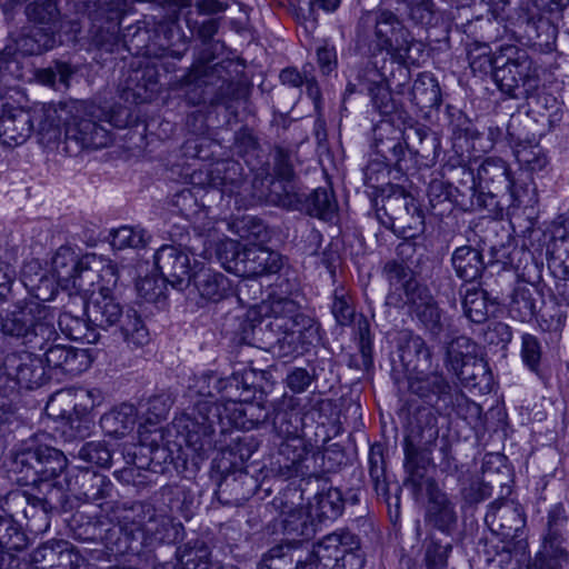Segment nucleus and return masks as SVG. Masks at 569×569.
<instances>
[{
    "label": "nucleus",
    "mask_w": 569,
    "mask_h": 569,
    "mask_svg": "<svg viewBox=\"0 0 569 569\" xmlns=\"http://www.w3.org/2000/svg\"><path fill=\"white\" fill-rule=\"evenodd\" d=\"M320 526L309 506L290 509L283 513L282 532L286 539L281 543H293L296 555L303 541L312 539Z\"/></svg>",
    "instance_id": "nucleus-31"
},
{
    "label": "nucleus",
    "mask_w": 569,
    "mask_h": 569,
    "mask_svg": "<svg viewBox=\"0 0 569 569\" xmlns=\"http://www.w3.org/2000/svg\"><path fill=\"white\" fill-rule=\"evenodd\" d=\"M309 446L302 437L282 440L279 445L277 462L283 476L306 477L310 469L306 466Z\"/></svg>",
    "instance_id": "nucleus-32"
},
{
    "label": "nucleus",
    "mask_w": 569,
    "mask_h": 569,
    "mask_svg": "<svg viewBox=\"0 0 569 569\" xmlns=\"http://www.w3.org/2000/svg\"><path fill=\"white\" fill-rule=\"evenodd\" d=\"M319 526L327 521H333L339 518L345 509V500L342 493L337 488H330L327 491L319 492L315 496L313 501L309 505Z\"/></svg>",
    "instance_id": "nucleus-52"
},
{
    "label": "nucleus",
    "mask_w": 569,
    "mask_h": 569,
    "mask_svg": "<svg viewBox=\"0 0 569 569\" xmlns=\"http://www.w3.org/2000/svg\"><path fill=\"white\" fill-rule=\"evenodd\" d=\"M142 24L139 22L127 29L122 36V49L136 56L158 57L153 33L148 28L150 23L143 21Z\"/></svg>",
    "instance_id": "nucleus-54"
},
{
    "label": "nucleus",
    "mask_w": 569,
    "mask_h": 569,
    "mask_svg": "<svg viewBox=\"0 0 569 569\" xmlns=\"http://www.w3.org/2000/svg\"><path fill=\"white\" fill-rule=\"evenodd\" d=\"M29 542L27 533L17 520L0 515V557L22 551Z\"/></svg>",
    "instance_id": "nucleus-55"
},
{
    "label": "nucleus",
    "mask_w": 569,
    "mask_h": 569,
    "mask_svg": "<svg viewBox=\"0 0 569 569\" xmlns=\"http://www.w3.org/2000/svg\"><path fill=\"white\" fill-rule=\"evenodd\" d=\"M512 176L510 164L500 157H487L477 170L480 189L496 194L512 186Z\"/></svg>",
    "instance_id": "nucleus-34"
},
{
    "label": "nucleus",
    "mask_w": 569,
    "mask_h": 569,
    "mask_svg": "<svg viewBox=\"0 0 569 569\" xmlns=\"http://www.w3.org/2000/svg\"><path fill=\"white\" fill-rule=\"evenodd\" d=\"M460 287L459 295L462 296V309L465 316L475 323H485L489 318V297L488 292L481 288H467L462 292Z\"/></svg>",
    "instance_id": "nucleus-58"
},
{
    "label": "nucleus",
    "mask_w": 569,
    "mask_h": 569,
    "mask_svg": "<svg viewBox=\"0 0 569 569\" xmlns=\"http://www.w3.org/2000/svg\"><path fill=\"white\" fill-rule=\"evenodd\" d=\"M56 36L39 27H31L20 32L0 51V78H20L21 62L19 56L41 54L56 46Z\"/></svg>",
    "instance_id": "nucleus-13"
},
{
    "label": "nucleus",
    "mask_w": 569,
    "mask_h": 569,
    "mask_svg": "<svg viewBox=\"0 0 569 569\" xmlns=\"http://www.w3.org/2000/svg\"><path fill=\"white\" fill-rule=\"evenodd\" d=\"M299 305L291 299L281 298L270 303L269 312L263 317L258 326H251L252 332L256 330L264 332H279L293 327L315 323L311 318L299 310Z\"/></svg>",
    "instance_id": "nucleus-23"
},
{
    "label": "nucleus",
    "mask_w": 569,
    "mask_h": 569,
    "mask_svg": "<svg viewBox=\"0 0 569 569\" xmlns=\"http://www.w3.org/2000/svg\"><path fill=\"white\" fill-rule=\"evenodd\" d=\"M382 272L393 292H402L403 302H407L421 289L427 286L418 281L413 270L403 261L396 259L389 260L385 263Z\"/></svg>",
    "instance_id": "nucleus-39"
},
{
    "label": "nucleus",
    "mask_w": 569,
    "mask_h": 569,
    "mask_svg": "<svg viewBox=\"0 0 569 569\" xmlns=\"http://www.w3.org/2000/svg\"><path fill=\"white\" fill-rule=\"evenodd\" d=\"M271 156L272 172L276 178V180H272L270 189V200L273 202L274 190L282 191L283 187L290 189V186H295L297 156L292 150L280 146L274 147Z\"/></svg>",
    "instance_id": "nucleus-46"
},
{
    "label": "nucleus",
    "mask_w": 569,
    "mask_h": 569,
    "mask_svg": "<svg viewBox=\"0 0 569 569\" xmlns=\"http://www.w3.org/2000/svg\"><path fill=\"white\" fill-rule=\"evenodd\" d=\"M90 538H100L104 547L114 555H124L138 551L139 549V543L136 541V538L128 535V529L120 519L117 523L104 521V527L101 532L96 531V528H93Z\"/></svg>",
    "instance_id": "nucleus-45"
},
{
    "label": "nucleus",
    "mask_w": 569,
    "mask_h": 569,
    "mask_svg": "<svg viewBox=\"0 0 569 569\" xmlns=\"http://www.w3.org/2000/svg\"><path fill=\"white\" fill-rule=\"evenodd\" d=\"M154 263L161 277L176 290L183 291L191 281L189 254L174 246H162L154 254Z\"/></svg>",
    "instance_id": "nucleus-20"
},
{
    "label": "nucleus",
    "mask_w": 569,
    "mask_h": 569,
    "mask_svg": "<svg viewBox=\"0 0 569 569\" xmlns=\"http://www.w3.org/2000/svg\"><path fill=\"white\" fill-rule=\"evenodd\" d=\"M66 483L74 496L91 502L110 497L113 489V485L107 476L84 467L68 471Z\"/></svg>",
    "instance_id": "nucleus-24"
},
{
    "label": "nucleus",
    "mask_w": 569,
    "mask_h": 569,
    "mask_svg": "<svg viewBox=\"0 0 569 569\" xmlns=\"http://www.w3.org/2000/svg\"><path fill=\"white\" fill-rule=\"evenodd\" d=\"M248 257L240 269L241 272H248V278L277 273L284 263L279 252L257 244L249 246Z\"/></svg>",
    "instance_id": "nucleus-43"
},
{
    "label": "nucleus",
    "mask_w": 569,
    "mask_h": 569,
    "mask_svg": "<svg viewBox=\"0 0 569 569\" xmlns=\"http://www.w3.org/2000/svg\"><path fill=\"white\" fill-rule=\"evenodd\" d=\"M248 366L234 370L229 377H219L218 402L247 401L250 400L257 389H262V382L267 381L270 372L262 369H254Z\"/></svg>",
    "instance_id": "nucleus-19"
},
{
    "label": "nucleus",
    "mask_w": 569,
    "mask_h": 569,
    "mask_svg": "<svg viewBox=\"0 0 569 569\" xmlns=\"http://www.w3.org/2000/svg\"><path fill=\"white\" fill-rule=\"evenodd\" d=\"M34 569H79L84 558L67 540H49L31 555Z\"/></svg>",
    "instance_id": "nucleus-21"
},
{
    "label": "nucleus",
    "mask_w": 569,
    "mask_h": 569,
    "mask_svg": "<svg viewBox=\"0 0 569 569\" xmlns=\"http://www.w3.org/2000/svg\"><path fill=\"white\" fill-rule=\"evenodd\" d=\"M447 366L453 372L462 370L463 367L472 365L475 369L483 375L487 371V363L476 358V345L465 336L452 339L447 346Z\"/></svg>",
    "instance_id": "nucleus-42"
},
{
    "label": "nucleus",
    "mask_w": 569,
    "mask_h": 569,
    "mask_svg": "<svg viewBox=\"0 0 569 569\" xmlns=\"http://www.w3.org/2000/svg\"><path fill=\"white\" fill-rule=\"evenodd\" d=\"M407 385L410 396L428 406L419 409L416 415L421 410H431L436 416L448 412L453 409L459 397L445 375L437 370L408 375Z\"/></svg>",
    "instance_id": "nucleus-12"
},
{
    "label": "nucleus",
    "mask_w": 569,
    "mask_h": 569,
    "mask_svg": "<svg viewBox=\"0 0 569 569\" xmlns=\"http://www.w3.org/2000/svg\"><path fill=\"white\" fill-rule=\"evenodd\" d=\"M405 303L432 336L438 337L442 332L446 319L428 287Z\"/></svg>",
    "instance_id": "nucleus-35"
},
{
    "label": "nucleus",
    "mask_w": 569,
    "mask_h": 569,
    "mask_svg": "<svg viewBox=\"0 0 569 569\" xmlns=\"http://www.w3.org/2000/svg\"><path fill=\"white\" fill-rule=\"evenodd\" d=\"M382 209L388 220L378 219L389 229H392L403 239H415L422 234L426 229L425 212L418 200L405 190H399L386 197Z\"/></svg>",
    "instance_id": "nucleus-11"
},
{
    "label": "nucleus",
    "mask_w": 569,
    "mask_h": 569,
    "mask_svg": "<svg viewBox=\"0 0 569 569\" xmlns=\"http://www.w3.org/2000/svg\"><path fill=\"white\" fill-rule=\"evenodd\" d=\"M513 124L508 126L510 142H515L513 153L517 161L530 171H541L548 163L546 154L538 144H525L522 138L513 131Z\"/></svg>",
    "instance_id": "nucleus-57"
},
{
    "label": "nucleus",
    "mask_w": 569,
    "mask_h": 569,
    "mask_svg": "<svg viewBox=\"0 0 569 569\" xmlns=\"http://www.w3.org/2000/svg\"><path fill=\"white\" fill-rule=\"evenodd\" d=\"M439 438L438 417L431 410H421L413 417L411 433L405 442V485L418 493L427 488L426 477L432 458V448Z\"/></svg>",
    "instance_id": "nucleus-8"
},
{
    "label": "nucleus",
    "mask_w": 569,
    "mask_h": 569,
    "mask_svg": "<svg viewBox=\"0 0 569 569\" xmlns=\"http://www.w3.org/2000/svg\"><path fill=\"white\" fill-rule=\"evenodd\" d=\"M529 189L527 184L521 183L518 179L512 176V186L502 191L501 194L490 193L487 197L489 200L487 218L499 220L503 219L505 213L511 214V212L526 202Z\"/></svg>",
    "instance_id": "nucleus-40"
},
{
    "label": "nucleus",
    "mask_w": 569,
    "mask_h": 569,
    "mask_svg": "<svg viewBox=\"0 0 569 569\" xmlns=\"http://www.w3.org/2000/svg\"><path fill=\"white\" fill-rule=\"evenodd\" d=\"M152 27L158 57L170 56L181 59L186 54L189 48L188 38L179 26L176 11L167 18L153 21Z\"/></svg>",
    "instance_id": "nucleus-29"
},
{
    "label": "nucleus",
    "mask_w": 569,
    "mask_h": 569,
    "mask_svg": "<svg viewBox=\"0 0 569 569\" xmlns=\"http://www.w3.org/2000/svg\"><path fill=\"white\" fill-rule=\"evenodd\" d=\"M483 63L492 71L500 91L512 99H528L539 88L538 67L525 49L501 47L492 58L485 57Z\"/></svg>",
    "instance_id": "nucleus-7"
},
{
    "label": "nucleus",
    "mask_w": 569,
    "mask_h": 569,
    "mask_svg": "<svg viewBox=\"0 0 569 569\" xmlns=\"http://www.w3.org/2000/svg\"><path fill=\"white\" fill-rule=\"evenodd\" d=\"M244 410L246 401L216 403L207 400L197 402L193 412L179 418L176 427L186 449L193 453L192 459L203 460L216 448L214 426L223 420L237 429L251 430Z\"/></svg>",
    "instance_id": "nucleus-5"
},
{
    "label": "nucleus",
    "mask_w": 569,
    "mask_h": 569,
    "mask_svg": "<svg viewBox=\"0 0 569 569\" xmlns=\"http://www.w3.org/2000/svg\"><path fill=\"white\" fill-rule=\"evenodd\" d=\"M450 263L456 276L467 283L480 279L486 270L482 251L469 244L456 248L451 253Z\"/></svg>",
    "instance_id": "nucleus-38"
},
{
    "label": "nucleus",
    "mask_w": 569,
    "mask_h": 569,
    "mask_svg": "<svg viewBox=\"0 0 569 569\" xmlns=\"http://www.w3.org/2000/svg\"><path fill=\"white\" fill-rule=\"evenodd\" d=\"M110 237V244L114 250L144 248L151 239V236L144 229L129 226H122L113 230Z\"/></svg>",
    "instance_id": "nucleus-64"
},
{
    "label": "nucleus",
    "mask_w": 569,
    "mask_h": 569,
    "mask_svg": "<svg viewBox=\"0 0 569 569\" xmlns=\"http://www.w3.org/2000/svg\"><path fill=\"white\" fill-rule=\"evenodd\" d=\"M193 283L200 298L218 303L232 296L231 281L221 272L210 268H201L192 274Z\"/></svg>",
    "instance_id": "nucleus-37"
},
{
    "label": "nucleus",
    "mask_w": 569,
    "mask_h": 569,
    "mask_svg": "<svg viewBox=\"0 0 569 569\" xmlns=\"http://www.w3.org/2000/svg\"><path fill=\"white\" fill-rule=\"evenodd\" d=\"M409 68L402 63L395 64L386 61L380 64L378 57L369 59L366 67L359 73L361 86L370 97L371 107L381 117H392L398 111V103L392 98L389 84L393 83L399 94H405L403 88L409 79Z\"/></svg>",
    "instance_id": "nucleus-10"
},
{
    "label": "nucleus",
    "mask_w": 569,
    "mask_h": 569,
    "mask_svg": "<svg viewBox=\"0 0 569 569\" xmlns=\"http://www.w3.org/2000/svg\"><path fill=\"white\" fill-rule=\"evenodd\" d=\"M0 142L7 147L24 143L33 131L32 114L0 99Z\"/></svg>",
    "instance_id": "nucleus-26"
},
{
    "label": "nucleus",
    "mask_w": 569,
    "mask_h": 569,
    "mask_svg": "<svg viewBox=\"0 0 569 569\" xmlns=\"http://www.w3.org/2000/svg\"><path fill=\"white\" fill-rule=\"evenodd\" d=\"M538 289L533 284L518 283L511 293L509 315L521 322L531 321L537 315Z\"/></svg>",
    "instance_id": "nucleus-51"
},
{
    "label": "nucleus",
    "mask_w": 569,
    "mask_h": 569,
    "mask_svg": "<svg viewBox=\"0 0 569 569\" xmlns=\"http://www.w3.org/2000/svg\"><path fill=\"white\" fill-rule=\"evenodd\" d=\"M269 349L279 358L302 355L318 340L316 323L293 327L279 332H266Z\"/></svg>",
    "instance_id": "nucleus-22"
},
{
    "label": "nucleus",
    "mask_w": 569,
    "mask_h": 569,
    "mask_svg": "<svg viewBox=\"0 0 569 569\" xmlns=\"http://www.w3.org/2000/svg\"><path fill=\"white\" fill-rule=\"evenodd\" d=\"M203 184L219 190L222 194H238L246 184L242 167L232 160L218 162L206 173Z\"/></svg>",
    "instance_id": "nucleus-33"
},
{
    "label": "nucleus",
    "mask_w": 569,
    "mask_h": 569,
    "mask_svg": "<svg viewBox=\"0 0 569 569\" xmlns=\"http://www.w3.org/2000/svg\"><path fill=\"white\" fill-rule=\"evenodd\" d=\"M375 48L378 51L370 59L378 57L380 64L386 61L395 64L415 63L421 57L422 43L416 41L396 13L388 9L376 12Z\"/></svg>",
    "instance_id": "nucleus-9"
},
{
    "label": "nucleus",
    "mask_w": 569,
    "mask_h": 569,
    "mask_svg": "<svg viewBox=\"0 0 569 569\" xmlns=\"http://www.w3.org/2000/svg\"><path fill=\"white\" fill-rule=\"evenodd\" d=\"M3 366L7 375L26 389L39 388L49 379L42 360L30 352L8 355Z\"/></svg>",
    "instance_id": "nucleus-25"
},
{
    "label": "nucleus",
    "mask_w": 569,
    "mask_h": 569,
    "mask_svg": "<svg viewBox=\"0 0 569 569\" xmlns=\"http://www.w3.org/2000/svg\"><path fill=\"white\" fill-rule=\"evenodd\" d=\"M178 558L182 569H209L211 566L210 548L200 539L190 540L180 547Z\"/></svg>",
    "instance_id": "nucleus-60"
},
{
    "label": "nucleus",
    "mask_w": 569,
    "mask_h": 569,
    "mask_svg": "<svg viewBox=\"0 0 569 569\" xmlns=\"http://www.w3.org/2000/svg\"><path fill=\"white\" fill-rule=\"evenodd\" d=\"M58 338L59 336L42 349L49 370L72 377L86 371L91 365L87 350L54 343Z\"/></svg>",
    "instance_id": "nucleus-28"
},
{
    "label": "nucleus",
    "mask_w": 569,
    "mask_h": 569,
    "mask_svg": "<svg viewBox=\"0 0 569 569\" xmlns=\"http://www.w3.org/2000/svg\"><path fill=\"white\" fill-rule=\"evenodd\" d=\"M0 510L3 516L19 522V519L27 520V526L36 533L44 532L40 528V516L36 503V496L28 490L14 489L0 496Z\"/></svg>",
    "instance_id": "nucleus-30"
},
{
    "label": "nucleus",
    "mask_w": 569,
    "mask_h": 569,
    "mask_svg": "<svg viewBox=\"0 0 569 569\" xmlns=\"http://www.w3.org/2000/svg\"><path fill=\"white\" fill-rule=\"evenodd\" d=\"M218 383L219 376L214 371H206L199 376H193L189 380L187 397L193 401L192 411L199 401L218 402Z\"/></svg>",
    "instance_id": "nucleus-59"
},
{
    "label": "nucleus",
    "mask_w": 569,
    "mask_h": 569,
    "mask_svg": "<svg viewBox=\"0 0 569 569\" xmlns=\"http://www.w3.org/2000/svg\"><path fill=\"white\" fill-rule=\"evenodd\" d=\"M214 59L209 48L199 53L190 71L183 77L186 98L193 106L209 102L212 106H223L230 113L236 114L234 103L247 98V89L237 80L238 70L233 60L226 59L213 63Z\"/></svg>",
    "instance_id": "nucleus-4"
},
{
    "label": "nucleus",
    "mask_w": 569,
    "mask_h": 569,
    "mask_svg": "<svg viewBox=\"0 0 569 569\" xmlns=\"http://www.w3.org/2000/svg\"><path fill=\"white\" fill-rule=\"evenodd\" d=\"M406 128L396 127L388 119L381 120L373 129V147L378 156L389 153L396 142H406Z\"/></svg>",
    "instance_id": "nucleus-62"
},
{
    "label": "nucleus",
    "mask_w": 569,
    "mask_h": 569,
    "mask_svg": "<svg viewBox=\"0 0 569 569\" xmlns=\"http://www.w3.org/2000/svg\"><path fill=\"white\" fill-rule=\"evenodd\" d=\"M485 522L502 541H512L520 537L526 526V516L518 502L501 498L488 506Z\"/></svg>",
    "instance_id": "nucleus-18"
},
{
    "label": "nucleus",
    "mask_w": 569,
    "mask_h": 569,
    "mask_svg": "<svg viewBox=\"0 0 569 569\" xmlns=\"http://www.w3.org/2000/svg\"><path fill=\"white\" fill-rule=\"evenodd\" d=\"M109 277L107 284H99L84 305L90 333L84 338L89 342L97 340L94 328L112 331L114 337L121 339L129 349H138L150 341L149 329L138 311L124 306L117 297L114 289L118 283L116 266L107 264L102 268V279Z\"/></svg>",
    "instance_id": "nucleus-3"
},
{
    "label": "nucleus",
    "mask_w": 569,
    "mask_h": 569,
    "mask_svg": "<svg viewBox=\"0 0 569 569\" xmlns=\"http://www.w3.org/2000/svg\"><path fill=\"white\" fill-rule=\"evenodd\" d=\"M453 190V202L463 211H478L487 216V210L491 192L480 189L477 183V176L473 170L465 163L450 166L447 168Z\"/></svg>",
    "instance_id": "nucleus-17"
},
{
    "label": "nucleus",
    "mask_w": 569,
    "mask_h": 569,
    "mask_svg": "<svg viewBox=\"0 0 569 569\" xmlns=\"http://www.w3.org/2000/svg\"><path fill=\"white\" fill-rule=\"evenodd\" d=\"M0 331L32 349H43L58 337L49 307L33 298H24L8 308L0 319Z\"/></svg>",
    "instance_id": "nucleus-6"
},
{
    "label": "nucleus",
    "mask_w": 569,
    "mask_h": 569,
    "mask_svg": "<svg viewBox=\"0 0 569 569\" xmlns=\"http://www.w3.org/2000/svg\"><path fill=\"white\" fill-rule=\"evenodd\" d=\"M154 507L148 502H134L130 508L124 509L119 517L128 529V535L136 538L139 543L147 530V525L154 516Z\"/></svg>",
    "instance_id": "nucleus-56"
},
{
    "label": "nucleus",
    "mask_w": 569,
    "mask_h": 569,
    "mask_svg": "<svg viewBox=\"0 0 569 569\" xmlns=\"http://www.w3.org/2000/svg\"><path fill=\"white\" fill-rule=\"evenodd\" d=\"M136 421V408L132 405L122 403L101 416L100 427L107 436L122 438L133 430Z\"/></svg>",
    "instance_id": "nucleus-48"
},
{
    "label": "nucleus",
    "mask_w": 569,
    "mask_h": 569,
    "mask_svg": "<svg viewBox=\"0 0 569 569\" xmlns=\"http://www.w3.org/2000/svg\"><path fill=\"white\" fill-rule=\"evenodd\" d=\"M108 279L109 277L102 279V272L98 273L97 270L92 269L86 257L61 289L69 291L70 295H80L86 303L91 293L98 291L99 284H107Z\"/></svg>",
    "instance_id": "nucleus-47"
},
{
    "label": "nucleus",
    "mask_w": 569,
    "mask_h": 569,
    "mask_svg": "<svg viewBox=\"0 0 569 569\" xmlns=\"http://www.w3.org/2000/svg\"><path fill=\"white\" fill-rule=\"evenodd\" d=\"M428 198L435 216L442 217L451 212L453 202V190L448 181L435 178L428 186Z\"/></svg>",
    "instance_id": "nucleus-61"
},
{
    "label": "nucleus",
    "mask_w": 569,
    "mask_h": 569,
    "mask_svg": "<svg viewBox=\"0 0 569 569\" xmlns=\"http://www.w3.org/2000/svg\"><path fill=\"white\" fill-rule=\"evenodd\" d=\"M180 529V523H174L171 517L154 509V516L147 525V530L139 542V547L172 543L178 540Z\"/></svg>",
    "instance_id": "nucleus-50"
},
{
    "label": "nucleus",
    "mask_w": 569,
    "mask_h": 569,
    "mask_svg": "<svg viewBox=\"0 0 569 569\" xmlns=\"http://www.w3.org/2000/svg\"><path fill=\"white\" fill-rule=\"evenodd\" d=\"M428 503L425 520L428 525L445 533H450L457 525L458 516L455 503L442 491L435 479L427 481Z\"/></svg>",
    "instance_id": "nucleus-27"
},
{
    "label": "nucleus",
    "mask_w": 569,
    "mask_h": 569,
    "mask_svg": "<svg viewBox=\"0 0 569 569\" xmlns=\"http://www.w3.org/2000/svg\"><path fill=\"white\" fill-rule=\"evenodd\" d=\"M272 427L276 435L282 440L301 437L302 418L295 409H276L273 411Z\"/></svg>",
    "instance_id": "nucleus-63"
},
{
    "label": "nucleus",
    "mask_w": 569,
    "mask_h": 569,
    "mask_svg": "<svg viewBox=\"0 0 569 569\" xmlns=\"http://www.w3.org/2000/svg\"><path fill=\"white\" fill-rule=\"evenodd\" d=\"M567 523L568 517L565 507L561 503L553 506L548 513L547 533L543 537L542 549L530 569L569 568V553L562 547V530Z\"/></svg>",
    "instance_id": "nucleus-16"
},
{
    "label": "nucleus",
    "mask_w": 569,
    "mask_h": 569,
    "mask_svg": "<svg viewBox=\"0 0 569 569\" xmlns=\"http://www.w3.org/2000/svg\"><path fill=\"white\" fill-rule=\"evenodd\" d=\"M46 435H34L23 441L12 457V472L20 486H32L37 491L36 503L40 516V528L50 527L51 515L71 509L69 489L61 475L67 470L68 460L63 452L42 442Z\"/></svg>",
    "instance_id": "nucleus-1"
},
{
    "label": "nucleus",
    "mask_w": 569,
    "mask_h": 569,
    "mask_svg": "<svg viewBox=\"0 0 569 569\" xmlns=\"http://www.w3.org/2000/svg\"><path fill=\"white\" fill-rule=\"evenodd\" d=\"M318 558L322 569H363L366 562L360 539L349 530L325 536L318 542Z\"/></svg>",
    "instance_id": "nucleus-14"
},
{
    "label": "nucleus",
    "mask_w": 569,
    "mask_h": 569,
    "mask_svg": "<svg viewBox=\"0 0 569 569\" xmlns=\"http://www.w3.org/2000/svg\"><path fill=\"white\" fill-rule=\"evenodd\" d=\"M410 102L421 110L438 108L441 104V90L433 74L419 73L408 91Z\"/></svg>",
    "instance_id": "nucleus-49"
},
{
    "label": "nucleus",
    "mask_w": 569,
    "mask_h": 569,
    "mask_svg": "<svg viewBox=\"0 0 569 569\" xmlns=\"http://www.w3.org/2000/svg\"><path fill=\"white\" fill-rule=\"evenodd\" d=\"M113 116L109 110L93 102L70 100L50 103L41 109L37 136L39 142L49 146L61 137V127L64 128L66 142H73L77 148H104L110 142L109 130L101 123H113Z\"/></svg>",
    "instance_id": "nucleus-2"
},
{
    "label": "nucleus",
    "mask_w": 569,
    "mask_h": 569,
    "mask_svg": "<svg viewBox=\"0 0 569 569\" xmlns=\"http://www.w3.org/2000/svg\"><path fill=\"white\" fill-rule=\"evenodd\" d=\"M406 147L413 160V169L437 158L439 141L433 133L420 124L406 127Z\"/></svg>",
    "instance_id": "nucleus-36"
},
{
    "label": "nucleus",
    "mask_w": 569,
    "mask_h": 569,
    "mask_svg": "<svg viewBox=\"0 0 569 569\" xmlns=\"http://www.w3.org/2000/svg\"><path fill=\"white\" fill-rule=\"evenodd\" d=\"M24 13L29 21L42 26L44 31L56 32L60 28L61 12L58 0H36L28 3Z\"/></svg>",
    "instance_id": "nucleus-53"
},
{
    "label": "nucleus",
    "mask_w": 569,
    "mask_h": 569,
    "mask_svg": "<svg viewBox=\"0 0 569 569\" xmlns=\"http://www.w3.org/2000/svg\"><path fill=\"white\" fill-rule=\"evenodd\" d=\"M273 203L288 210H298L323 221H331L338 212V202L333 191L328 188H317L309 193L301 192L296 186L274 190Z\"/></svg>",
    "instance_id": "nucleus-15"
},
{
    "label": "nucleus",
    "mask_w": 569,
    "mask_h": 569,
    "mask_svg": "<svg viewBox=\"0 0 569 569\" xmlns=\"http://www.w3.org/2000/svg\"><path fill=\"white\" fill-rule=\"evenodd\" d=\"M214 493L222 505L240 506L253 493L252 479L243 472L226 475Z\"/></svg>",
    "instance_id": "nucleus-41"
},
{
    "label": "nucleus",
    "mask_w": 569,
    "mask_h": 569,
    "mask_svg": "<svg viewBox=\"0 0 569 569\" xmlns=\"http://www.w3.org/2000/svg\"><path fill=\"white\" fill-rule=\"evenodd\" d=\"M399 358L408 375H417L430 369L432 353L421 337L409 336L399 348Z\"/></svg>",
    "instance_id": "nucleus-44"
}]
</instances>
